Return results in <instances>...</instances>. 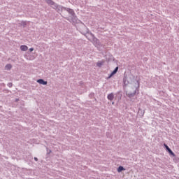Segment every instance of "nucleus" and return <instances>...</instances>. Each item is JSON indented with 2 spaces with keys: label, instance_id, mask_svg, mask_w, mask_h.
I'll return each instance as SVG.
<instances>
[{
  "label": "nucleus",
  "instance_id": "nucleus-1",
  "mask_svg": "<svg viewBox=\"0 0 179 179\" xmlns=\"http://www.w3.org/2000/svg\"><path fill=\"white\" fill-rule=\"evenodd\" d=\"M108 100H110V101H112V100H114V94L110 93L107 96Z\"/></svg>",
  "mask_w": 179,
  "mask_h": 179
},
{
  "label": "nucleus",
  "instance_id": "nucleus-2",
  "mask_svg": "<svg viewBox=\"0 0 179 179\" xmlns=\"http://www.w3.org/2000/svg\"><path fill=\"white\" fill-rule=\"evenodd\" d=\"M20 50L21 51H27V50H29V48L25 45H22L20 46Z\"/></svg>",
  "mask_w": 179,
  "mask_h": 179
},
{
  "label": "nucleus",
  "instance_id": "nucleus-3",
  "mask_svg": "<svg viewBox=\"0 0 179 179\" xmlns=\"http://www.w3.org/2000/svg\"><path fill=\"white\" fill-rule=\"evenodd\" d=\"M117 72H118V67H116L115 69V70L109 76V78H111L112 76H114V75H115V73H117Z\"/></svg>",
  "mask_w": 179,
  "mask_h": 179
},
{
  "label": "nucleus",
  "instance_id": "nucleus-4",
  "mask_svg": "<svg viewBox=\"0 0 179 179\" xmlns=\"http://www.w3.org/2000/svg\"><path fill=\"white\" fill-rule=\"evenodd\" d=\"M38 83L40 85H47V81H44L43 79H39L37 80Z\"/></svg>",
  "mask_w": 179,
  "mask_h": 179
},
{
  "label": "nucleus",
  "instance_id": "nucleus-5",
  "mask_svg": "<svg viewBox=\"0 0 179 179\" xmlns=\"http://www.w3.org/2000/svg\"><path fill=\"white\" fill-rule=\"evenodd\" d=\"M104 60L102 61H99L96 63L97 66H99V68L101 67V65L104 64Z\"/></svg>",
  "mask_w": 179,
  "mask_h": 179
},
{
  "label": "nucleus",
  "instance_id": "nucleus-6",
  "mask_svg": "<svg viewBox=\"0 0 179 179\" xmlns=\"http://www.w3.org/2000/svg\"><path fill=\"white\" fill-rule=\"evenodd\" d=\"M124 170H125V169H124L123 166H119L118 169H117V171L118 173H121V171H123Z\"/></svg>",
  "mask_w": 179,
  "mask_h": 179
},
{
  "label": "nucleus",
  "instance_id": "nucleus-7",
  "mask_svg": "<svg viewBox=\"0 0 179 179\" xmlns=\"http://www.w3.org/2000/svg\"><path fill=\"white\" fill-rule=\"evenodd\" d=\"M45 2H47V3H48L49 5H52L54 3V1H52V0H45Z\"/></svg>",
  "mask_w": 179,
  "mask_h": 179
},
{
  "label": "nucleus",
  "instance_id": "nucleus-8",
  "mask_svg": "<svg viewBox=\"0 0 179 179\" xmlns=\"http://www.w3.org/2000/svg\"><path fill=\"white\" fill-rule=\"evenodd\" d=\"M12 69V65L11 64H7L6 66V69H7L8 71H9V69Z\"/></svg>",
  "mask_w": 179,
  "mask_h": 179
},
{
  "label": "nucleus",
  "instance_id": "nucleus-9",
  "mask_svg": "<svg viewBox=\"0 0 179 179\" xmlns=\"http://www.w3.org/2000/svg\"><path fill=\"white\" fill-rule=\"evenodd\" d=\"M169 153L171 155V156H173V157H176V154H174V152H173L171 150V151H169Z\"/></svg>",
  "mask_w": 179,
  "mask_h": 179
},
{
  "label": "nucleus",
  "instance_id": "nucleus-10",
  "mask_svg": "<svg viewBox=\"0 0 179 179\" xmlns=\"http://www.w3.org/2000/svg\"><path fill=\"white\" fill-rule=\"evenodd\" d=\"M29 51H30V52L34 51V48H29Z\"/></svg>",
  "mask_w": 179,
  "mask_h": 179
},
{
  "label": "nucleus",
  "instance_id": "nucleus-11",
  "mask_svg": "<svg viewBox=\"0 0 179 179\" xmlns=\"http://www.w3.org/2000/svg\"><path fill=\"white\" fill-rule=\"evenodd\" d=\"M164 146H165V148H166V150H169V149H170V148H169V147L167 146V145L164 144Z\"/></svg>",
  "mask_w": 179,
  "mask_h": 179
},
{
  "label": "nucleus",
  "instance_id": "nucleus-12",
  "mask_svg": "<svg viewBox=\"0 0 179 179\" xmlns=\"http://www.w3.org/2000/svg\"><path fill=\"white\" fill-rule=\"evenodd\" d=\"M69 12H71V13H73V10H72L71 9H69Z\"/></svg>",
  "mask_w": 179,
  "mask_h": 179
},
{
  "label": "nucleus",
  "instance_id": "nucleus-13",
  "mask_svg": "<svg viewBox=\"0 0 179 179\" xmlns=\"http://www.w3.org/2000/svg\"><path fill=\"white\" fill-rule=\"evenodd\" d=\"M8 86L9 87H12V83H9V84L8 85Z\"/></svg>",
  "mask_w": 179,
  "mask_h": 179
},
{
  "label": "nucleus",
  "instance_id": "nucleus-14",
  "mask_svg": "<svg viewBox=\"0 0 179 179\" xmlns=\"http://www.w3.org/2000/svg\"><path fill=\"white\" fill-rule=\"evenodd\" d=\"M34 160H35L36 162H38V159L37 157H34Z\"/></svg>",
  "mask_w": 179,
  "mask_h": 179
},
{
  "label": "nucleus",
  "instance_id": "nucleus-15",
  "mask_svg": "<svg viewBox=\"0 0 179 179\" xmlns=\"http://www.w3.org/2000/svg\"><path fill=\"white\" fill-rule=\"evenodd\" d=\"M167 150H168V152H169H169L171 151V149L169 148V149H168Z\"/></svg>",
  "mask_w": 179,
  "mask_h": 179
},
{
  "label": "nucleus",
  "instance_id": "nucleus-16",
  "mask_svg": "<svg viewBox=\"0 0 179 179\" xmlns=\"http://www.w3.org/2000/svg\"><path fill=\"white\" fill-rule=\"evenodd\" d=\"M124 83L125 84V80H124Z\"/></svg>",
  "mask_w": 179,
  "mask_h": 179
}]
</instances>
